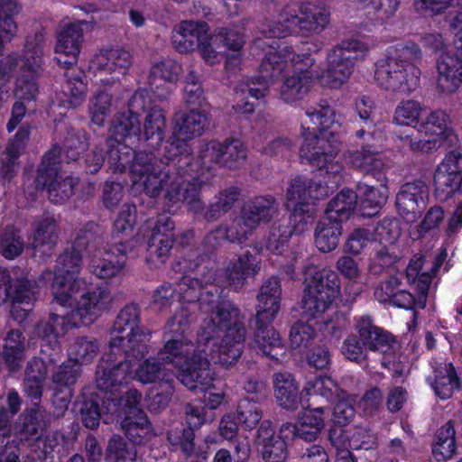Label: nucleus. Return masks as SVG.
Masks as SVG:
<instances>
[{"instance_id": "1", "label": "nucleus", "mask_w": 462, "mask_h": 462, "mask_svg": "<svg viewBox=\"0 0 462 462\" xmlns=\"http://www.w3.org/2000/svg\"><path fill=\"white\" fill-rule=\"evenodd\" d=\"M169 163L153 152L141 151L130 167L133 182H141L144 192L152 198L158 197L162 190H165V199L169 202L183 200L195 214L204 213L205 204L200 198V190L205 181L200 180L199 173L192 172L188 168H179L177 160V172L173 175L170 170H166Z\"/></svg>"}, {"instance_id": "2", "label": "nucleus", "mask_w": 462, "mask_h": 462, "mask_svg": "<svg viewBox=\"0 0 462 462\" xmlns=\"http://www.w3.org/2000/svg\"><path fill=\"white\" fill-rule=\"evenodd\" d=\"M316 60L309 54H297L291 47L278 51H269L259 66L258 77L242 88L243 94H248L259 99L268 91V86L283 72L291 70L292 74L285 78L280 89V96L287 103L302 99L310 90L316 73L312 70Z\"/></svg>"}, {"instance_id": "3", "label": "nucleus", "mask_w": 462, "mask_h": 462, "mask_svg": "<svg viewBox=\"0 0 462 462\" xmlns=\"http://www.w3.org/2000/svg\"><path fill=\"white\" fill-rule=\"evenodd\" d=\"M245 316L232 301H223L214 315L205 318L199 330V344L217 346V362L232 365L241 356L246 337Z\"/></svg>"}, {"instance_id": "4", "label": "nucleus", "mask_w": 462, "mask_h": 462, "mask_svg": "<svg viewBox=\"0 0 462 462\" xmlns=\"http://www.w3.org/2000/svg\"><path fill=\"white\" fill-rule=\"evenodd\" d=\"M422 58L420 46L412 42L391 47L384 58L376 63L374 79L383 89L410 94L420 85V69L418 63Z\"/></svg>"}, {"instance_id": "5", "label": "nucleus", "mask_w": 462, "mask_h": 462, "mask_svg": "<svg viewBox=\"0 0 462 462\" xmlns=\"http://www.w3.org/2000/svg\"><path fill=\"white\" fill-rule=\"evenodd\" d=\"M164 338L166 342L158 353L159 359L172 364L178 369L177 377L183 385L192 390L199 383L207 384L212 379L208 344L198 341L195 348L186 336L164 335Z\"/></svg>"}, {"instance_id": "6", "label": "nucleus", "mask_w": 462, "mask_h": 462, "mask_svg": "<svg viewBox=\"0 0 462 462\" xmlns=\"http://www.w3.org/2000/svg\"><path fill=\"white\" fill-rule=\"evenodd\" d=\"M330 22V11L322 3H302L294 13L284 10L276 21L266 24V38H282L291 33L311 36L323 32Z\"/></svg>"}, {"instance_id": "7", "label": "nucleus", "mask_w": 462, "mask_h": 462, "mask_svg": "<svg viewBox=\"0 0 462 462\" xmlns=\"http://www.w3.org/2000/svg\"><path fill=\"white\" fill-rule=\"evenodd\" d=\"M367 51V46L358 40H343L328 52L326 69L314 70L316 79L322 86L340 87L349 79L356 63L365 57Z\"/></svg>"}, {"instance_id": "8", "label": "nucleus", "mask_w": 462, "mask_h": 462, "mask_svg": "<svg viewBox=\"0 0 462 462\" xmlns=\"http://www.w3.org/2000/svg\"><path fill=\"white\" fill-rule=\"evenodd\" d=\"M208 116L195 108L189 114L179 112L174 117L172 134L164 148L163 158L170 162L179 160V168L190 164L192 152L188 141L203 134Z\"/></svg>"}, {"instance_id": "9", "label": "nucleus", "mask_w": 462, "mask_h": 462, "mask_svg": "<svg viewBox=\"0 0 462 462\" xmlns=\"http://www.w3.org/2000/svg\"><path fill=\"white\" fill-rule=\"evenodd\" d=\"M339 291V279L336 272L321 270L305 280L301 300L302 316L308 320L322 318Z\"/></svg>"}, {"instance_id": "10", "label": "nucleus", "mask_w": 462, "mask_h": 462, "mask_svg": "<svg viewBox=\"0 0 462 462\" xmlns=\"http://www.w3.org/2000/svg\"><path fill=\"white\" fill-rule=\"evenodd\" d=\"M111 137L106 140L108 162L115 171L124 172L130 167L138 152L120 143L126 138L138 136L141 133L139 118L129 112L115 115L109 128Z\"/></svg>"}, {"instance_id": "11", "label": "nucleus", "mask_w": 462, "mask_h": 462, "mask_svg": "<svg viewBox=\"0 0 462 462\" xmlns=\"http://www.w3.org/2000/svg\"><path fill=\"white\" fill-rule=\"evenodd\" d=\"M337 140L330 141L328 134L306 138L300 149V156L310 164L319 168L320 175L327 176L329 192L341 181L343 166L334 159L340 150ZM326 184V182L324 183Z\"/></svg>"}, {"instance_id": "12", "label": "nucleus", "mask_w": 462, "mask_h": 462, "mask_svg": "<svg viewBox=\"0 0 462 462\" xmlns=\"http://www.w3.org/2000/svg\"><path fill=\"white\" fill-rule=\"evenodd\" d=\"M45 39L42 33L36 32L27 37L23 57L11 53L0 60V80H9L13 72L18 71L39 74L42 71Z\"/></svg>"}, {"instance_id": "13", "label": "nucleus", "mask_w": 462, "mask_h": 462, "mask_svg": "<svg viewBox=\"0 0 462 462\" xmlns=\"http://www.w3.org/2000/svg\"><path fill=\"white\" fill-rule=\"evenodd\" d=\"M114 296L106 286L85 287L76 308L69 314L73 326H88L112 307Z\"/></svg>"}, {"instance_id": "14", "label": "nucleus", "mask_w": 462, "mask_h": 462, "mask_svg": "<svg viewBox=\"0 0 462 462\" xmlns=\"http://www.w3.org/2000/svg\"><path fill=\"white\" fill-rule=\"evenodd\" d=\"M36 293L35 285L26 278L11 279L6 270L0 271V300L12 301L11 314L21 322L32 310Z\"/></svg>"}, {"instance_id": "15", "label": "nucleus", "mask_w": 462, "mask_h": 462, "mask_svg": "<svg viewBox=\"0 0 462 462\" xmlns=\"http://www.w3.org/2000/svg\"><path fill=\"white\" fill-rule=\"evenodd\" d=\"M356 329L363 345L370 351L369 364L374 369L389 363L390 354L395 346V338L389 332L375 326L369 317H362Z\"/></svg>"}, {"instance_id": "16", "label": "nucleus", "mask_w": 462, "mask_h": 462, "mask_svg": "<svg viewBox=\"0 0 462 462\" xmlns=\"http://www.w3.org/2000/svg\"><path fill=\"white\" fill-rule=\"evenodd\" d=\"M329 193L328 183L320 180H307L297 177L290 183L286 193V208L292 211L295 217H311L313 214L312 201L327 197Z\"/></svg>"}, {"instance_id": "17", "label": "nucleus", "mask_w": 462, "mask_h": 462, "mask_svg": "<svg viewBox=\"0 0 462 462\" xmlns=\"http://www.w3.org/2000/svg\"><path fill=\"white\" fill-rule=\"evenodd\" d=\"M132 65L133 56L124 48L103 50L92 60L100 84L105 88L119 85Z\"/></svg>"}, {"instance_id": "18", "label": "nucleus", "mask_w": 462, "mask_h": 462, "mask_svg": "<svg viewBox=\"0 0 462 462\" xmlns=\"http://www.w3.org/2000/svg\"><path fill=\"white\" fill-rule=\"evenodd\" d=\"M93 228L94 225H91L89 228L79 231L72 246L65 249L58 257L54 276H78L83 251H95L102 242Z\"/></svg>"}, {"instance_id": "19", "label": "nucleus", "mask_w": 462, "mask_h": 462, "mask_svg": "<svg viewBox=\"0 0 462 462\" xmlns=\"http://www.w3.org/2000/svg\"><path fill=\"white\" fill-rule=\"evenodd\" d=\"M304 142L306 138L328 134L330 141L337 140L335 134L340 127V116L328 104H319L306 111V120L302 122Z\"/></svg>"}, {"instance_id": "20", "label": "nucleus", "mask_w": 462, "mask_h": 462, "mask_svg": "<svg viewBox=\"0 0 462 462\" xmlns=\"http://www.w3.org/2000/svg\"><path fill=\"white\" fill-rule=\"evenodd\" d=\"M112 355L110 353L106 359L99 361L95 379L97 389L115 394L132 378L133 364L130 360H114Z\"/></svg>"}, {"instance_id": "21", "label": "nucleus", "mask_w": 462, "mask_h": 462, "mask_svg": "<svg viewBox=\"0 0 462 462\" xmlns=\"http://www.w3.org/2000/svg\"><path fill=\"white\" fill-rule=\"evenodd\" d=\"M83 22L71 23L64 25L58 34L55 47V60L63 68H70L77 64L78 56L83 42Z\"/></svg>"}, {"instance_id": "22", "label": "nucleus", "mask_w": 462, "mask_h": 462, "mask_svg": "<svg viewBox=\"0 0 462 462\" xmlns=\"http://www.w3.org/2000/svg\"><path fill=\"white\" fill-rule=\"evenodd\" d=\"M35 183L37 189H46L49 199L53 203L64 202L74 192V180L63 176L56 167L39 168Z\"/></svg>"}, {"instance_id": "23", "label": "nucleus", "mask_w": 462, "mask_h": 462, "mask_svg": "<svg viewBox=\"0 0 462 462\" xmlns=\"http://www.w3.org/2000/svg\"><path fill=\"white\" fill-rule=\"evenodd\" d=\"M427 187L422 181L409 182L402 186L396 196L399 214L407 222H415L426 207Z\"/></svg>"}, {"instance_id": "24", "label": "nucleus", "mask_w": 462, "mask_h": 462, "mask_svg": "<svg viewBox=\"0 0 462 462\" xmlns=\"http://www.w3.org/2000/svg\"><path fill=\"white\" fill-rule=\"evenodd\" d=\"M74 327L69 315L50 314L48 320L40 322L35 328L36 335L42 339L41 350L62 355L59 337Z\"/></svg>"}, {"instance_id": "25", "label": "nucleus", "mask_w": 462, "mask_h": 462, "mask_svg": "<svg viewBox=\"0 0 462 462\" xmlns=\"http://www.w3.org/2000/svg\"><path fill=\"white\" fill-rule=\"evenodd\" d=\"M255 445L263 462H286L287 444L275 435L270 420H263L255 438Z\"/></svg>"}, {"instance_id": "26", "label": "nucleus", "mask_w": 462, "mask_h": 462, "mask_svg": "<svg viewBox=\"0 0 462 462\" xmlns=\"http://www.w3.org/2000/svg\"><path fill=\"white\" fill-rule=\"evenodd\" d=\"M150 333L145 329L134 335L111 337L109 341L110 352L114 355H123V360H142L149 352L148 342Z\"/></svg>"}, {"instance_id": "27", "label": "nucleus", "mask_w": 462, "mask_h": 462, "mask_svg": "<svg viewBox=\"0 0 462 462\" xmlns=\"http://www.w3.org/2000/svg\"><path fill=\"white\" fill-rule=\"evenodd\" d=\"M436 85L439 93L450 95L462 84V60L449 52L443 53L437 61Z\"/></svg>"}, {"instance_id": "28", "label": "nucleus", "mask_w": 462, "mask_h": 462, "mask_svg": "<svg viewBox=\"0 0 462 462\" xmlns=\"http://www.w3.org/2000/svg\"><path fill=\"white\" fill-rule=\"evenodd\" d=\"M208 25L204 22L183 21L177 24L171 41L179 52H189L204 44L208 36Z\"/></svg>"}, {"instance_id": "29", "label": "nucleus", "mask_w": 462, "mask_h": 462, "mask_svg": "<svg viewBox=\"0 0 462 462\" xmlns=\"http://www.w3.org/2000/svg\"><path fill=\"white\" fill-rule=\"evenodd\" d=\"M418 132L425 136L439 137L445 150L456 147L458 138L453 130L448 127V116L442 110H435L425 117H420Z\"/></svg>"}, {"instance_id": "30", "label": "nucleus", "mask_w": 462, "mask_h": 462, "mask_svg": "<svg viewBox=\"0 0 462 462\" xmlns=\"http://www.w3.org/2000/svg\"><path fill=\"white\" fill-rule=\"evenodd\" d=\"M346 162L364 174L371 175L379 182H385V165L378 152L371 146H363L360 150L346 151Z\"/></svg>"}, {"instance_id": "31", "label": "nucleus", "mask_w": 462, "mask_h": 462, "mask_svg": "<svg viewBox=\"0 0 462 462\" xmlns=\"http://www.w3.org/2000/svg\"><path fill=\"white\" fill-rule=\"evenodd\" d=\"M269 323L266 319L258 321L255 317V331L251 346L257 354L278 359L284 353V345L280 334Z\"/></svg>"}, {"instance_id": "32", "label": "nucleus", "mask_w": 462, "mask_h": 462, "mask_svg": "<svg viewBox=\"0 0 462 462\" xmlns=\"http://www.w3.org/2000/svg\"><path fill=\"white\" fill-rule=\"evenodd\" d=\"M282 287L277 278H270L261 286L257 295L258 305L255 317L258 321L272 322L280 310Z\"/></svg>"}, {"instance_id": "33", "label": "nucleus", "mask_w": 462, "mask_h": 462, "mask_svg": "<svg viewBox=\"0 0 462 462\" xmlns=\"http://www.w3.org/2000/svg\"><path fill=\"white\" fill-rule=\"evenodd\" d=\"M185 420L188 425L187 429H183L180 436H173L169 433L170 441H178L181 451L189 457L195 449L194 444V430L199 429L205 421L203 410L200 407L187 403L184 407Z\"/></svg>"}, {"instance_id": "34", "label": "nucleus", "mask_w": 462, "mask_h": 462, "mask_svg": "<svg viewBox=\"0 0 462 462\" xmlns=\"http://www.w3.org/2000/svg\"><path fill=\"white\" fill-rule=\"evenodd\" d=\"M279 204L273 197H257L248 201L242 208L241 213L246 223L255 228L261 223H267L278 215Z\"/></svg>"}, {"instance_id": "35", "label": "nucleus", "mask_w": 462, "mask_h": 462, "mask_svg": "<svg viewBox=\"0 0 462 462\" xmlns=\"http://www.w3.org/2000/svg\"><path fill=\"white\" fill-rule=\"evenodd\" d=\"M87 282L78 276H54L52 293L54 301L63 307H71L80 298Z\"/></svg>"}, {"instance_id": "36", "label": "nucleus", "mask_w": 462, "mask_h": 462, "mask_svg": "<svg viewBox=\"0 0 462 462\" xmlns=\"http://www.w3.org/2000/svg\"><path fill=\"white\" fill-rule=\"evenodd\" d=\"M274 394L281 407L295 411L300 407V397L299 386L292 374L280 372L273 374Z\"/></svg>"}, {"instance_id": "37", "label": "nucleus", "mask_w": 462, "mask_h": 462, "mask_svg": "<svg viewBox=\"0 0 462 462\" xmlns=\"http://www.w3.org/2000/svg\"><path fill=\"white\" fill-rule=\"evenodd\" d=\"M258 263L255 256L249 252H245L230 262L226 270V279L228 286L235 291L242 289L246 279L258 272Z\"/></svg>"}, {"instance_id": "38", "label": "nucleus", "mask_w": 462, "mask_h": 462, "mask_svg": "<svg viewBox=\"0 0 462 462\" xmlns=\"http://www.w3.org/2000/svg\"><path fill=\"white\" fill-rule=\"evenodd\" d=\"M21 422L17 423L16 430L25 439H38L42 431L51 421V415L42 406L35 403L20 417Z\"/></svg>"}, {"instance_id": "39", "label": "nucleus", "mask_w": 462, "mask_h": 462, "mask_svg": "<svg viewBox=\"0 0 462 462\" xmlns=\"http://www.w3.org/2000/svg\"><path fill=\"white\" fill-rule=\"evenodd\" d=\"M153 357H150L139 364L132 378L143 384L159 383L162 384L168 382H174V374L165 367L163 361L160 362Z\"/></svg>"}, {"instance_id": "40", "label": "nucleus", "mask_w": 462, "mask_h": 462, "mask_svg": "<svg viewBox=\"0 0 462 462\" xmlns=\"http://www.w3.org/2000/svg\"><path fill=\"white\" fill-rule=\"evenodd\" d=\"M431 279V273L429 272L422 273L418 280L417 296H413L405 290L397 289L391 304L404 309H424Z\"/></svg>"}, {"instance_id": "41", "label": "nucleus", "mask_w": 462, "mask_h": 462, "mask_svg": "<svg viewBox=\"0 0 462 462\" xmlns=\"http://www.w3.org/2000/svg\"><path fill=\"white\" fill-rule=\"evenodd\" d=\"M342 235L340 221L331 219V217H324L315 228V244L317 248L323 253H328L337 248Z\"/></svg>"}, {"instance_id": "42", "label": "nucleus", "mask_w": 462, "mask_h": 462, "mask_svg": "<svg viewBox=\"0 0 462 462\" xmlns=\"http://www.w3.org/2000/svg\"><path fill=\"white\" fill-rule=\"evenodd\" d=\"M24 341L25 337L18 329L9 331L5 338L0 358L11 372L22 366L25 349Z\"/></svg>"}, {"instance_id": "43", "label": "nucleus", "mask_w": 462, "mask_h": 462, "mask_svg": "<svg viewBox=\"0 0 462 462\" xmlns=\"http://www.w3.org/2000/svg\"><path fill=\"white\" fill-rule=\"evenodd\" d=\"M324 412V406L312 408L311 404L308 405V410L298 420L300 439L306 441H315L318 439L325 427Z\"/></svg>"}, {"instance_id": "44", "label": "nucleus", "mask_w": 462, "mask_h": 462, "mask_svg": "<svg viewBox=\"0 0 462 462\" xmlns=\"http://www.w3.org/2000/svg\"><path fill=\"white\" fill-rule=\"evenodd\" d=\"M303 392L312 398H319L321 402L325 403H329L337 397L346 395V392L340 389L337 383L328 376H319L309 380Z\"/></svg>"}, {"instance_id": "45", "label": "nucleus", "mask_w": 462, "mask_h": 462, "mask_svg": "<svg viewBox=\"0 0 462 462\" xmlns=\"http://www.w3.org/2000/svg\"><path fill=\"white\" fill-rule=\"evenodd\" d=\"M432 387L436 395L442 400L450 398L456 390H459L460 379L451 363L438 368Z\"/></svg>"}, {"instance_id": "46", "label": "nucleus", "mask_w": 462, "mask_h": 462, "mask_svg": "<svg viewBox=\"0 0 462 462\" xmlns=\"http://www.w3.org/2000/svg\"><path fill=\"white\" fill-rule=\"evenodd\" d=\"M166 126L165 116L162 109L153 106L149 109L143 124V134L152 147H157L164 139Z\"/></svg>"}, {"instance_id": "47", "label": "nucleus", "mask_w": 462, "mask_h": 462, "mask_svg": "<svg viewBox=\"0 0 462 462\" xmlns=\"http://www.w3.org/2000/svg\"><path fill=\"white\" fill-rule=\"evenodd\" d=\"M358 195L352 189H344L338 193L328 205L325 217H331L340 223L349 217L354 210Z\"/></svg>"}, {"instance_id": "48", "label": "nucleus", "mask_w": 462, "mask_h": 462, "mask_svg": "<svg viewBox=\"0 0 462 462\" xmlns=\"http://www.w3.org/2000/svg\"><path fill=\"white\" fill-rule=\"evenodd\" d=\"M140 322V310L135 304L126 305L118 313L112 329L111 335L122 336V335H134V333L144 328L139 327Z\"/></svg>"}, {"instance_id": "49", "label": "nucleus", "mask_w": 462, "mask_h": 462, "mask_svg": "<svg viewBox=\"0 0 462 462\" xmlns=\"http://www.w3.org/2000/svg\"><path fill=\"white\" fill-rule=\"evenodd\" d=\"M240 190L236 187L225 189L215 197L204 212V217L208 221H215L227 213L239 199Z\"/></svg>"}, {"instance_id": "50", "label": "nucleus", "mask_w": 462, "mask_h": 462, "mask_svg": "<svg viewBox=\"0 0 462 462\" xmlns=\"http://www.w3.org/2000/svg\"><path fill=\"white\" fill-rule=\"evenodd\" d=\"M214 166L222 167L221 145L220 142L217 141H211L202 144L199 151L198 162L193 163L190 157V164L184 166V168L189 169L192 172L199 173V171H210Z\"/></svg>"}, {"instance_id": "51", "label": "nucleus", "mask_w": 462, "mask_h": 462, "mask_svg": "<svg viewBox=\"0 0 462 462\" xmlns=\"http://www.w3.org/2000/svg\"><path fill=\"white\" fill-rule=\"evenodd\" d=\"M19 13L15 0H0V52L4 44L12 40L17 32L14 16Z\"/></svg>"}, {"instance_id": "52", "label": "nucleus", "mask_w": 462, "mask_h": 462, "mask_svg": "<svg viewBox=\"0 0 462 462\" xmlns=\"http://www.w3.org/2000/svg\"><path fill=\"white\" fill-rule=\"evenodd\" d=\"M95 254L90 263V272L99 279H110L117 276L123 270L125 262L121 259L114 260L110 253H105L104 255Z\"/></svg>"}, {"instance_id": "53", "label": "nucleus", "mask_w": 462, "mask_h": 462, "mask_svg": "<svg viewBox=\"0 0 462 462\" xmlns=\"http://www.w3.org/2000/svg\"><path fill=\"white\" fill-rule=\"evenodd\" d=\"M385 183L386 181L380 182L378 187L369 186L365 183L357 184L356 194L360 197L364 208L377 209L386 203L389 191Z\"/></svg>"}, {"instance_id": "54", "label": "nucleus", "mask_w": 462, "mask_h": 462, "mask_svg": "<svg viewBox=\"0 0 462 462\" xmlns=\"http://www.w3.org/2000/svg\"><path fill=\"white\" fill-rule=\"evenodd\" d=\"M180 67L171 60H165L156 63L151 69L149 84L153 91H156L165 83H171L177 79Z\"/></svg>"}, {"instance_id": "55", "label": "nucleus", "mask_w": 462, "mask_h": 462, "mask_svg": "<svg viewBox=\"0 0 462 462\" xmlns=\"http://www.w3.org/2000/svg\"><path fill=\"white\" fill-rule=\"evenodd\" d=\"M32 238V246L34 249L46 248L51 250L58 241L56 221L52 217H46L40 221Z\"/></svg>"}, {"instance_id": "56", "label": "nucleus", "mask_w": 462, "mask_h": 462, "mask_svg": "<svg viewBox=\"0 0 462 462\" xmlns=\"http://www.w3.org/2000/svg\"><path fill=\"white\" fill-rule=\"evenodd\" d=\"M291 235V227L286 220L274 222L265 239L264 245L266 250L273 254H281L287 246Z\"/></svg>"}, {"instance_id": "57", "label": "nucleus", "mask_w": 462, "mask_h": 462, "mask_svg": "<svg viewBox=\"0 0 462 462\" xmlns=\"http://www.w3.org/2000/svg\"><path fill=\"white\" fill-rule=\"evenodd\" d=\"M99 345L96 338L90 337H80L76 338L70 346L69 354L76 364H88L92 362L97 356Z\"/></svg>"}, {"instance_id": "58", "label": "nucleus", "mask_w": 462, "mask_h": 462, "mask_svg": "<svg viewBox=\"0 0 462 462\" xmlns=\"http://www.w3.org/2000/svg\"><path fill=\"white\" fill-rule=\"evenodd\" d=\"M126 437L134 444H142L151 431V424L144 411H137V417L126 416L122 422Z\"/></svg>"}, {"instance_id": "59", "label": "nucleus", "mask_w": 462, "mask_h": 462, "mask_svg": "<svg viewBox=\"0 0 462 462\" xmlns=\"http://www.w3.org/2000/svg\"><path fill=\"white\" fill-rule=\"evenodd\" d=\"M196 307L190 304L182 306L174 315L168 320L164 327V335H171L180 337L186 336L190 324L195 320L194 310Z\"/></svg>"}, {"instance_id": "60", "label": "nucleus", "mask_w": 462, "mask_h": 462, "mask_svg": "<svg viewBox=\"0 0 462 462\" xmlns=\"http://www.w3.org/2000/svg\"><path fill=\"white\" fill-rule=\"evenodd\" d=\"M62 355L56 352L41 350L39 358L32 359L26 369V376L44 381L51 368H54L60 362Z\"/></svg>"}, {"instance_id": "61", "label": "nucleus", "mask_w": 462, "mask_h": 462, "mask_svg": "<svg viewBox=\"0 0 462 462\" xmlns=\"http://www.w3.org/2000/svg\"><path fill=\"white\" fill-rule=\"evenodd\" d=\"M438 460L450 458L456 451L455 430L451 421L447 422L437 434V440L432 448Z\"/></svg>"}, {"instance_id": "62", "label": "nucleus", "mask_w": 462, "mask_h": 462, "mask_svg": "<svg viewBox=\"0 0 462 462\" xmlns=\"http://www.w3.org/2000/svg\"><path fill=\"white\" fill-rule=\"evenodd\" d=\"M220 145L222 167H237L245 161L247 151L240 140L226 139Z\"/></svg>"}, {"instance_id": "63", "label": "nucleus", "mask_w": 462, "mask_h": 462, "mask_svg": "<svg viewBox=\"0 0 462 462\" xmlns=\"http://www.w3.org/2000/svg\"><path fill=\"white\" fill-rule=\"evenodd\" d=\"M19 75L15 81L14 95L17 101L30 103L35 101L39 95V87L36 79L39 74L18 71Z\"/></svg>"}, {"instance_id": "64", "label": "nucleus", "mask_w": 462, "mask_h": 462, "mask_svg": "<svg viewBox=\"0 0 462 462\" xmlns=\"http://www.w3.org/2000/svg\"><path fill=\"white\" fill-rule=\"evenodd\" d=\"M24 248V242L19 232L13 226L5 227L0 233V254L7 258L14 259L20 255Z\"/></svg>"}]
</instances>
